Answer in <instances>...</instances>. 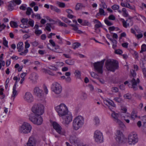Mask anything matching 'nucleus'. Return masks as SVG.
<instances>
[{"label":"nucleus","mask_w":146,"mask_h":146,"mask_svg":"<svg viewBox=\"0 0 146 146\" xmlns=\"http://www.w3.org/2000/svg\"><path fill=\"white\" fill-rule=\"evenodd\" d=\"M58 115L60 117H63L68 113L67 107L64 103H61L55 108Z\"/></svg>","instance_id":"obj_1"},{"label":"nucleus","mask_w":146,"mask_h":146,"mask_svg":"<svg viewBox=\"0 0 146 146\" xmlns=\"http://www.w3.org/2000/svg\"><path fill=\"white\" fill-rule=\"evenodd\" d=\"M84 118L81 116L79 115L75 118L73 121L72 126L75 130H77L82 127L84 124Z\"/></svg>","instance_id":"obj_2"},{"label":"nucleus","mask_w":146,"mask_h":146,"mask_svg":"<svg viewBox=\"0 0 146 146\" xmlns=\"http://www.w3.org/2000/svg\"><path fill=\"white\" fill-rule=\"evenodd\" d=\"M118 62L113 60L108 59L105 62V66L108 70L114 72L118 67Z\"/></svg>","instance_id":"obj_3"},{"label":"nucleus","mask_w":146,"mask_h":146,"mask_svg":"<svg viewBox=\"0 0 146 146\" xmlns=\"http://www.w3.org/2000/svg\"><path fill=\"white\" fill-rule=\"evenodd\" d=\"M32 129V126L31 125L28 123L24 122L19 127V130L20 133L26 134L30 133Z\"/></svg>","instance_id":"obj_4"},{"label":"nucleus","mask_w":146,"mask_h":146,"mask_svg":"<svg viewBox=\"0 0 146 146\" xmlns=\"http://www.w3.org/2000/svg\"><path fill=\"white\" fill-rule=\"evenodd\" d=\"M116 143L115 146H120L125 142L126 139L122 133L119 130H117L116 134Z\"/></svg>","instance_id":"obj_5"},{"label":"nucleus","mask_w":146,"mask_h":146,"mask_svg":"<svg viewBox=\"0 0 146 146\" xmlns=\"http://www.w3.org/2000/svg\"><path fill=\"white\" fill-rule=\"evenodd\" d=\"M41 115L31 113L29 115V119L33 123L37 125H40L42 124L43 122Z\"/></svg>","instance_id":"obj_6"},{"label":"nucleus","mask_w":146,"mask_h":146,"mask_svg":"<svg viewBox=\"0 0 146 146\" xmlns=\"http://www.w3.org/2000/svg\"><path fill=\"white\" fill-rule=\"evenodd\" d=\"M44 106L40 104L34 105L32 108V110L33 112L32 113L36 114L42 115L44 112Z\"/></svg>","instance_id":"obj_7"},{"label":"nucleus","mask_w":146,"mask_h":146,"mask_svg":"<svg viewBox=\"0 0 146 146\" xmlns=\"http://www.w3.org/2000/svg\"><path fill=\"white\" fill-rule=\"evenodd\" d=\"M131 74L133 77L130 81V82L131 84V88H133V90L135 91L137 89V85L139 83L140 80L138 78H137L136 80L134 78V77L136 76V73L134 70H131Z\"/></svg>","instance_id":"obj_8"},{"label":"nucleus","mask_w":146,"mask_h":146,"mask_svg":"<svg viewBox=\"0 0 146 146\" xmlns=\"http://www.w3.org/2000/svg\"><path fill=\"white\" fill-rule=\"evenodd\" d=\"M138 141L137 135L136 133L133 132L129 135L128 141L129 145H134L138 142Z\"/></svg>","instance_id":"obj_9"},{"label":"nucleus","mask_w":146,"mask_h":146,"mask_svg":"<svg viewBox=\"0 0 146 146\" xmlns=\"http://www.w3.org/2000/svg\"><path fill=\"white\" fill-rule=\"evenodd\" d=\"M111 116L114 121L117 123L121 127H123L125 125L121 121V115L119 113H116L113 111L111 114Z\"/></svg>","instance_id":"obj_10"},{"label":"nucleus","mask_w":146,"mask_h":146,"mask_svg":"<svg viewBox=\"0 0 146 146\" xmlns=\"http://www.w3.org/2000/svg\"><path fill=\"white\" fill-rule=\"evenodd\" d=\"M104 60L101 62H95L94 64L95 69L99 73L102 74L103 73V67Z\"/></svg>","instance_id":"obj_11"},{"label":"nucleus","mask_w":146,"mask_h":146,"mask_svg":"<svg viewBox=\"0 0 146 146\" xmlns=\"http://www.w3.org/2000/svg\"><path fill=\"white\" fill-rule=\"evenodd\" d=\"M52 89L55 94H59L61 93L62 88L59 84L57 82H54L52 84Z\"/></svg>","instance_id":"obj_12"},{"label":"nucleus","mask_w":146,"mask_h":146,"mask_svg":"<svg viewBox=\"0 0 146 146\" xmlns=\"http://www.w3.org/2000/svg\"><path fill=\"white\" fill-rule=\"evenodd\" d=\"M62 120V123L66 125L69 124L72 120V117L71 114L68 113L63 117H61Z\"/></svg>","instance_id":"obj_13"},{"label":"nucleus","mask_w":146,"mask_h":146,"mask_svg":"<svg viewBox=\"0 0 146 146\" xmlns=\"http://www.w3.org/2000/svg\"><path fill=\"white\" fill-rule=\"evenodd\" d=\"M94 138L96 141L101 143L103 141V136L102 132L98 130L96 131L94 133Z\"/></svg>","instance_id":"obj_14"},{"label":"nucleus","mask_w":146,"mask_h":146,"mask_svg":"<svg viewBox=\"0 0 146 146\" xmlns=\"http://www.w3.org/2000/svg\"><path fill=\"white\" fill-rule=\"evenodd\" d=\"M70 142L74 145H78L80 143V141L78 138L74 135H70L69 139Z\"/></svg>","instance_id":"obj_15"},{"label":"nucleus","mask_w":146,"mask_h":146,"mask_svg":"<svg viewBox=\"0 0 146 146\" xmlns=\"http://www.w3.org/2000/svg\"><path fill=\"white\" fill-rule=\"evenodd\" d=\"M126 2L125 3H121V5L124 7H126L128 8L131 9L135 10V7L134 5L131 6L128 3H133L134 0H126Z\"/></svg>","instance_id":"obj_16"},{"label":"nucleus","mask_w":146,"mask_h":146,"mask_svg":"<svg viewBox=\"0 0 146 146\" xmlns=\"http://www.w3.org/2000/svg\"><path fill=\"white\" fill-rule=\"evenodd\" d=\"M24 100L28 103H31L33 101V97L31 94L29 92H26L24 96Z\"/></svg>","instance_id":"obj_17"},{"label":"nucleus","mask_w":146,"mask_h":146,"mask_svg":"<svg viewBox=\"0 0 146 146\" xmlns=\"http://www.w3.org/2000/svg\"><path fill=\"white\" fill-rule=\"evenodd\" d=\"M34 94L36 96L41 98L43 96V91L38 87H35L33 90Z\"/></svg>","instance_id":"obj_18"},{"label":"nucleus","mask_w":146,"mask_h":146,"mask_svg":"<svg viewBox=\"0 0 146 146\" xmlns=\"http://www.w3.org/2000/svg\"><path fill=\"white\" fill-rule=\"evenodd\" d=\"M36 141L33 136H31L29 138L27 143V146H36Z\"/></svg>","instance_id":"obj_19"},{"label":"nucleus","mask_w":146,"mask_h":146,"mask_svg":"<svg viewBox=\"0 0 146 146\" xmlns=\"http://www.w3.org/2000/svg\"><path fill=\"white\" fill-rule=\"evenodd\" d=\"M38 77V76L36 73H33L31 74L29 79L31 81L32 84H36L37 83V80Z\"/></svg>","instance_id":"obj_20"},{"label":"nucleus","mask_w":146,"mask_h":146,"mask_svg":"<svg viewBox=\"0 0 146 146\" xmlns=\"http://www.w3.org/2000/svg\"><path fill=\"white\" fill-rule=\"evenodd\" d=\"M69 25L72 27V29L75 31L76 33L79 34L82 33V31L78 29L79 28L77 26V25L69 24Z\"/></svg>","instance_id":"obj_21"},{"label":"nucleus","mask_w":146,"mask_h":146,"mask_svg":"<svg viewBox=\"0 0 146 146\" xmlns=\"http://www.w3.org/2000/svg\"><path fill=\"white\" fill-rule=\"evenodd\" d=\"M16 83H15L13 86V94L11 96V97H14L13 100L17 96L18 94L17 91L16 90Z\"/></svg>","instance_id":"obj_22"},{"label":"nucleus","mask_w":146,"mask_h":146,"mask_svg":"<svg viewBox=\"0 0 146 146\" xmlns=\"http://www.w3.org/2000/svg\"><path fill=\"white\" fill-rule=\"evenodd\" d=\"M23 45V43L22 42H20L17 44V48L19 52H20L23 50L24 48Z\"/></svg>","instance_id":"obj_23"},{"label":"nucleus","mask_w":146,"mask_h":146,"mask_svg":"<svg viewBox=\"0 0 146 146\" xmlns=\"http://www.w3.org/2000/svg\"><path fill=\"white\" fill-rule=\"evenodd\" d=\"M56 132L58 133L59 135H65L66 133V130L64 129H62L61 127V128L59 129Z\"/></svg>","instance_id":"obj_24"},{"label":"nucleus","mask_w":146,"mask_h":146,"mask_svg":"<svg viewBox=\"0 0 146 146\" xmlns=\"http://www.w3.org/2000/svg\"><path fill=\"white\" fill-rule=\"evenodd\" d=\"M52 125L54 128L57 131L59 129L61 128V127L58 123L57 122L54 121L52 123Z\"/></svg>","instance_id":"obj_25"},{"label":"nucleus","mask_w":146,"mask_h":146,"mask_svg":"<svg viewBox=\"0 0 146 146\" xmlns=\"http://www.w3.org/2000/svg\"><path fill=\"white\" fill-rule=\"evenodd\" d=\"M54 49L53 51L56 53H62L63 52V50L60 48L59 46L57 45L55 46Z\"/></svg>","instance_id":"obj_26"},{"label":"nucleus","mask_w":146,"mask_h":146,"mask_svg":"<svg viewBox=\"0 0 146 146\" xmlns=\"http://www.w3.org/2000/svg\"><path fill=\"white\" fill-rule=\"evenodd\" d=\"M137 112L136 110H133L131 112V118L134 119L136 118L137 117Z\"/></svg>","instance_id":"obj_27"},{"label":"nucleus","mask_w":146,"mask_h":146,"mask_svg":"<svg viewBox=\"0 0 146 146\" xmlns=\"http://www.w3.org/2000/svg\"><path fill=\"white\" fill-rule=\"evenodd\" d=\"M105 103L107 104L106 103H108L109 105H110L111 106L113 107H115V105L114 104L113 102L111 100H106L105 101Z\"/></svg>","instance_id":"obj_28"},{"label":"nucleus","mask_w":146,"mask_h":146,"mask_svg":"<svg viewBox=\"0 0 146 146\" xmlns=\"http://www.w3.org/2000/svg\"><path fill=\"white\" fill-rule=\"evenodd\" d=\"M15 6V4H14L12 2L8 6V9L9 10L11 11L14 9V7Z\"/></svg>","instance_id":"obj_29"},{"label":"nucleus","mask_w":146,"mask_h":146,"mask_svg":"<svg viewBox=\"0 0 146 146\" xmlns=\"http://www.w3.org/2000/svg\"><path fill=\"white\" fill-rule=\"evenodd\" d=\"M141 67V68H146V61L145 59L140 62Z\"/></svg>","instance_id":"obj_30"},{"label":"nucleus","mask_w":146,"mask_h":146,"mask_svg":"<svg viewBox=\"0 0 146 146\" xmlns=\"http://www.w3.org/2000/svg\"><path fill=\"white\" fill-rule=\"evenodd\" d=\"M10 24L11 27L14 28H17L18 26L16 22L13 21H11L10 22Z\"/></svg>","instance_id":"obj_31"},{"label":"nucleus","mask_w":146,"mask_h":146,"mask_svg":"<svg viewBox=\"0 0 146 146\" xmlns=\"http://www.w3.org/2000/svg\"><path fill=\"white\" fill-rule=\"evenodd\" d=\"M65 62L67 64L69 65H72L74 64V61L73 60L70 59L66 60L65 61Z\"/></svg>","instance_id":"obj_32"},{"label":"nucleus","mask_w":146,"mask_h":146,"mask_svg":"<svg viewBox=\"0 0 146 146\" xmlns=\"http://www.w3.org/2000/svg\"><path fill=\"white\" fill-rule=\"evenodd\" d=\"M50 8L52 10L55 11L57 12L58 13L60 12V10L59 9H58L56 7L53 6V5H50Z\"/></svg>","instance_id":"obj_33"},{"label":"nucleus","mask_w":146,"mask_h":146,"mask_svg":"<svg viewBox=\"0 0 146 146\" xmlns=\"http://www.w3.org/2000/svg\"><path fill=\"white\" fill-rule=\"evenodd\" d=\"M82 5L80 3H77L75 7V9L77 10L81 9L82 7Z\"/></svg>","instance_id":"obj_34"},{"label":"nucleus","mask_w":146,"mask_h":146,"mask_svg":"<svg viewBox=\"0 0 146 146\" xmlns=\"http://www.w3.org/2000/svg\"><path fill=\"white\" fill-rule=\"evenodd\" d=\"M74 74L75 76L77 78H80L81 76V73L80 71L76 70H75L74 72Z\"/></svg>","instance_id":"obj_35"},{"label":"nucleus","mask_w":146,"mask_h":146,"mask_svg":"<svg viewBox=\"0 0 146 146\" xmlns=\"http://www.w3.org/2000/svg\"><path fill=\"white\" fill-rule=\"evenodd\" d=\"M83 26H90L91 25L90 23L87 21L84 20L83 21L82 23L81 24Z\"/></svg>","instance_id":"obj_36"},{"label":"nucleus","mask_w":146,"mask_h":146,"mask_svg":"<svg viewBox=\"0 0 146 146\" xmlns=\"http://www.w3.org/2000/svg\"><path fill=\"white\" fill-rule=\"evenodd\" d=\"M51 28H52L51 24L50 23H48L46 24V26L45 27V29L48 31H51Z\"/></svg>","instance_id":"obj_37"},{"label":"nucleus","mask_w":146,"mask_h":146,"mask_svg":"<svg viewBox=\"0 0 146 146\" xmlns=\"http://www.w3.org/2000/svg\"><path fill=\"white\" fill-rule=\"evenodd\" d=\"M31 13H33V11L32 9L30 7H28L27 9V11L26 12V14L28 15H30Z\"/></svg>","instance_id":"obj_38"},{"label":"nucleus","mask_w":146,"mask_h":146,"mask_svg":"<svg viewBox=\"0 0 146 146\" xmlns=\"http://www.w3.org/2000/svg\"><path fill=\"white\" fill-rule=\"evenodd\" d=\"M80 46V44L78 42H76L74 43L73 44L72 46L73 48L74 49L78 48L79 46Z\"/></svg>","instance_id":"obj_39"},{"label":"nucleus","mask_w":146,"mask_h":146,"mask_svg":"<svg viewBox=\"0 0 146 146\" xmlns=\"http://www.w3.org/2000/svg\"><path fill=\"white\" fill-rule=\"evenodd\" d=\"M123 97L125 99L129 100H131V95L128 93L125 94L124 95Z\"/></svg>","instance_id":"obj_40"},{"label":"nucleus","mask_w":146,"mask_h":146,"mask_svg":"<svg viewBox=\"0 0 146 146\" xmlns=\"http://www.w3.org/2000/svg\"><path fill=\"white\" fill-rule=\"evenodd\" d=\"M94 121L95 123V125H97L100 123V120L98 117H95L94 118Z\"/></svg>","instance_id":"obj_41"},{"label":"nucleus","mask_w":146,"mask_h":146,"mask_svg":"<svg viewBox=\"0 0 146 146\" xmlns=\"http://www.w3.org/2000/svg\"><path fill=\"white\" fill-rule=\"evenodd\" d=\"M146 51V45L145 44H143L141 46V50L140 51V53H142L143 52Z\"/></svg>","instance_id":"obj_42"},{"label":"nucleus","mask_w":146,"mask_h":146,"mask_svg":"<svg viewBox=\"0 0 146 146\" xmlns=\"http://www.w3.org/2000/svg\"><path fill=\"white\" fill-rule=\"evenodd\" d=\"M102 25V24L100 22H98V23H96L95 25V30H96L97 29L101 27Z\"/></svg>","instance_id":"obj_43"},{"label":"nucleus","mask_w":146,"mask_h":146,"mask_svg":"<svg viewBox=\"0 0 146 146\" xmlns=\"http://www.w3.org/2000/svg\"><path fill=\"white\" fill-rule=\"evenodd\" d=\"M104 21L105 23L108 26H110L112 25H113V23L107 19H105Z\"/></svg>","instance_id":"obj_44"},{"label":"nucleus","mask_w":146,"mask_h":146,"mask_svg":"<svg viewBox=\"0 0 146 146\" xmlns=\"http://www.w3.org/2000/svg\"><path fill=\"white\" fill-rule=\"evenodd\" d=\"M35 33L36 35H39L42 33V31L41 30L35 29Z\"/></svg>","instance_id":"obj_45"},{"label":"nucleus","mask_w":146,"mask_h":146,"mask_svg":"<svg viewBox=\"0 0 146 146\" xmlns=\"http://www.w3.org/2000/svg\"><path fill=\"white\" fill-rule=\"evenodd\" d=\"M90 74L91 76L92 77L96 79L98 78V75L96 73L94 72H91Z\"/></svg>","instance_id":"obj_46"},{"label":"nucleus","mask_w":146,"mask_h":146,"mask_svg":"<svg viewBox=\"0 0 146 146\" xmlns=\"http://www.w3.org/2000/svg\"><path fill=\"white\" fill-rule=\"evenodd\" d=\"M3 44L4 46H5L6 47H8V42L7 41L5 37H4L3 38Z\"/></svg>","instance_id":"obj_47"},{"label":"nucleus","mask_w":146,"mask_h":146,"mask_svg":"<svg viewBox=\"0 0 146 146\" xmlns=\"http://www.w3.org/2000/svg\"><path fill=\"white\" fill-rule=\"evenodd\" d=\"M142 129L144 132L146 133V122H144L142 126Z\"/></svg>","instance_id":"obj_48"},{"label":"nucleus","mask_w":146,"mask_h":146,"mask_svg":"<svg viewBox=\"0 0 146 146\" xmlns=\"http://www.w3.org/2000/svg\"><path fill=\"white\" fill-rule=\"evenodd\" d=\"M114 100L119 103H121L122 100L119 97H116L114 98Z\"/></svg>","instance_id":"obj_49"},{"label":"nucleus","mask_w":146,"mask_h":146,"mask_svg":"<svg viewBox=\"0 0 146 146\" xmlns=\"http://www.w3.org/2000/svg\"><path fill=\"white\" fill-rule=\"evenodd\" d=\"M100 6H102V7L104 9H106L107 6L106 4V3L103 1H101V4L100 5Z\"/></svg>","instance_id":"obj_50"},{"label":"nucleus","mask_w":146,"mask_h":146,"mask_svg":"<svg viewBox=\"0 0 146 146\" xmlns=\"http://www.w3.org/2000/svg\"><path fill=\"white\" fill-rule=\"evenodd\" d=\"M119 6L116 5H114L111 7V8L113 10H117L119 9Z\"/></svg>","instance_id":"obj_51"},{"label":"nucleus","mask_w":146,"mask_h":146,"mask_svg":"<svg viewBox=\"0 0 146 146\" xmlns=\"http://www.w3.org/2000/svg\"><path fill=\"white\" fill-rule=\"evenodd\" d=\"M13 2L14 4L16 5H19L21 3V0H13Z\"/></svg>","instance_id":"obj_52"},{"label":"nucleus","mask_w":146,"mask_h":146,"mask_svg":"<svg viewBox=\"0 0 146 146\" xmlns=\"http://www.w3.org/2000/svg\"><path fill=\"white\" fill-rule=\"evenodd\" d=\"M62 20L64 21L66 23H69L71 22L70 21H69L67 18L63 17L62 18Z\"/></svg>","instance_id":"obj_53"},{"label":"nucleus","mask_w":146,"mask_h":146,"mask_svg":"<svg viewBox=\"0 0 146 146\" xmlns=\"http://www.w3.org/2000/svg\"><path fill=\"white\" fill-rule=\"evenodd\" d=\"M27 5L25 4H22L20 7V9L23 10H25L26 9Z\"/></svg>","instance_id":"obj_54"},{"label":"nucleus","mask_w":146,"mask_h":146,"mask_svg":"<svg viewBox=\"0 0 146 146\" xmlns=\"http://www.w3.org/2000/svg\"><path fill=\"white\" fill-rule=\"evenodd\" d=\"M48 68L51 70L56 71L57 70V68L54 66L50 65V66Z\"/></svg>","instance_id":"obj_55"},{"label":"nucleus","mask_w":146,"mask_h":146,"mask_svg":"<svg viewBox=\"0 0 146 146\" xmlns=\"http://www.w3.org/2000/svg\"><path fill=\"white\" fill-rule=\"evenodd\" d=\"M99 13L100 15H105V12L103 9L102 8H100L99 10Z\"/></svg>","instance_id":"obj_56"},{"label":"nucleus","mask_w":146,"mask_h":146,"mask_svg":"<svg viewBox=\"0 0 146 146\" xmlns=\"http://www.w3.org/2000/svg\"><path fill=\"white\" fill-rule=\"evenodd\" d=\"M81 98L83 100H85L87 98V94L85 93H82L81 94Z\"/></svg>","instance_id":"obj_57"},{"label":"nucleus","mask_w":146,"mask_h":146,"mask_svg":"<svg viewBox=\"0 0 146 146\" xmlns=\"http://www.w3.org/2000/svg\"><path fill=\"white\" fill-rule=\"evenodd\" d=\"M57 4L60 7L63 8L65 6V4L64 3L58 2L57 3Z\"/></svg>","instance_id":"obj_58"},{"label":"nucleus","mask_w":146,"mask_h":146,"mask_svg":"<svg viewBox=\"0 0 146 146\" xmlns=\"http://www.w3.org/2000/svg\"><path fill=\"white\" fill-rule=\"evenodd\" d=\"M21 22L25 24V23H28V20L27 19L23 18L21 20Z\"/></svg>","instance_id":"obj_59"},{"label":"nucleus","mask_w":146,"mask_h":146,"mask_svg":"<svg viewBox=\"0 0 146 146\" xmlns=\"http://www.w3.org/2000/svg\"><path fill=\"white\" fill-rule=\"evenodd\" d=\"M28 50L27 49H26L24 51L22 52L21 53H19V54L20 55H25L28 52Z\"/></svg>","instance_id":"obj_60"},{"label":"nucleus","mask_w":146,"mask_h":146,"mask_svg":"<svg viewBox=\"0 0 146 146\" xmlns=\"http://www.w3.org/2000/svg\"><path fill=\"white\" fill-rule=\"evenodd\" d=\"M6 26L4 25V23H3L2 25L0 24V32L3 29H4L5 27Z\"/></svg>","instance_id":"obj_61"},{"label":"nucleus","mask_w":146,"mask_h":146,"mask_svg":"<svg viewBox=\"0 0 146 146\" xmlns=\"http://www.w3.org/2000/svg\"><path fill=\"white\" fill-rule=\"evenodd\" d=\"M115 52L116 54H120L122 53L123 52L121 50L118 49L115 50Z\"/></svg>","instance_id":"obj_62"},{"label":"nucleus","mask_w":146,"mask_h":146,"mask_svg":"<svg viewBox=\"0 0 146 146\" xmlns=\"http://www.w3.org/2000/svg\"><path fill=\"white\" fill-rule=\"evenodd\" d=\"M46 52L45 50H40L38 51V53L41 55H43L46 53Z\"/></svg>","instance_id":"obj_63"},{"label":"nucleus","mask_w":146,"mask_h":146,"mask_svg":"<svg viewBox=\"0 0 146 146\" xmlns=\"http://www.w3.org/2000/svg\"><path fill=\"white\" fill-rule=\"evenodd\" d=\"M20 27L22 28H24L28 27L29 26L27 25H25V24H22L20 25Z\"/></svg>","instance_id":"obj_64"}]
</instances>
